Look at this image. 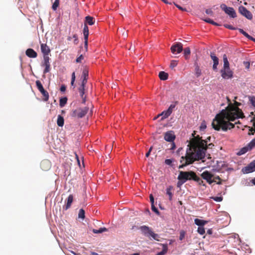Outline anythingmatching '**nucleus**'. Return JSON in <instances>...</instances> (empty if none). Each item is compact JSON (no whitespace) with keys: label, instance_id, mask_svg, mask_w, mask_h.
<instances>
[{"label":"nucleus","instance_id":"nucleus-1","mask_svg":"<svg viewBox=\"0 0 255 255\" xmlns=\"http://www.w3.org/2000/svg\"><path fill=\"white\" fill-rule=\"evenodd\" d=\"M228 106L217 114L213 120L212 126L216 130H222L226 131L234 128V124L230 121H234L236 119L244 117L242 110L238 108L240 103L235 101V105L231 103L230 100L227 97Z\"/></svg>","mask_w":255,"mask_h":255},{"label":"nucleus","instance_id":"nucleus-2","mask_svg":"<svg viewBox=\"0 0 255 255\" xmlns=\"http://www.w3.org/2000/svg\"><path fill=\"white\" fill-rule=\"evenodd\" d=\"M199 142L195 139H194L191 142V147H189L186 151V155L182 156L181 158L180 162L182 164L179 166V168H183L185 166L193 163L195 161L203 159V148L199 149L197 147Z\"/></svg>","mask_w":255,"mask_h":255},{"label":"nucleus","instance_id":"nucleus-3","mask_svg":"<svg viewBox=\"0 0 255 255\" xmlns=\"http://www.w3.org/2000/svg\"><path fill=\"white\" fill-rule=\"evenodd\" d=\"M194 139H196L199 142V144H198L197 146V147L196 149L197 150V148L198 149L199 148V149H202L201 148H203L202 150L204 155V156H203V159L205 157V152L206 151L207 149L208 148H212L214 146V145L212 143H209L208 144L207 140H204V139H202V137H200L199 135H197V136L196 137L192 138V139H190L189 143L188 145V146L190 147V148L191 147V142Z\"/></svg>","mask_w":255,"mask_h":255},{"label":"nucleus","instance_id":"nucleus-4","mask_svg":"<svg viewBox=\"0 0 255 255\" xmlns=\"http://www.w3.org/2000/svg\"><path fill=\"white\" fill-rule=\"evenodd\" d=\"M196 173L192 171H182L179 172V174L177 177L178 180H180L181 183V184L184 183L187 180H193L196 177Z\"/></svg>","mask_w":255,"mask_h":255},{"label":"nucleus","instance_id":"nucleus-5","mask_svg":"<svg viewBox=\"0 0 255 255\" xmlns=\"http://www.w3.org/2000/svg\"><path fill=\"white\" fill-rule=\"evenodd\" d=\"M140 230L142 233L145 236L148 238L151 237L153 239L159 241L158 238L159 236L158 234L154 233L151 228L148 226L143 225L139 227Z\"/></svg>","mask_w":255,"mask_h":255},{"label":"nucleus","instance_id":"nucleus-6","mask_svg":"<svg viewBox=\"0 0 255 255\" xmlns=\"http://www.w3.org/2000/svg\"><path fill=\"white\" fill-rule=\"evenodd\" d=\"M201 176L204 179L206 180L209 184H211L214 182H216V179H219L220 180L219 182H217V184L220 185L222 184V180L219 176L214 177L212 180V179L213 177V175L208 171H204L201 174Z\"/></svg>","mask_w":255,"mask_h":255},{"label":"nucleus","instance_id":"nucleus-7","mask_svg":"<svg viewBox=\"0 0 255 255\" xmlns=\"http://www.w3.org/2000/svg\"><path fill=\"white\" fill-rule=\"evenodd\" d=\"M89 111L88 107L78 108L73 110L71 113V116L75 118H82L84 117Z\"/></svg>","mask_w":255,"mask_h":255},{"label":"nucleus","instance_id":"nucleus-8","mask_svg":"<svg viewBox=\"0 0 255 255\" xmlns=\"http://www.w3.org/2000/svg\"><path fill=\"white\" fill-rule=\"evenodd\" d=\"M220 7L225 12L228 14L232 18H235L237 17V14L234 9L232 7H227L225 4H222Z\"/></svg>","mask_w":255,"mask_h":255},{"label":"nucleus","instance_id":"nucleus-9","mask_svg":"<svg viewBox=\"0 0 255 255\" xmlns=\"http://www.w3.org/2000/svg\"><path fill=\"white\" fill-rule=\"evenodd\" d=\"M239 12L249 20L253 19V14L245 7L241 5L239 7Z\"/></svg>","mask_w":255,"mask_h":255},{"label":"nucleus","instance_id":"nucleus-10","mask_svg":"<svg viewBox=\"0 0 255 255\" xmlns=\"http://www.w3.org/2000/svg\"><path fill=\"white\" fill-rule=\"evenodd\" d=\"M49 55H43V62L42 64V66L45 67L43 73L46 74L50 70V63Z\"/></svg>","mask_w":255,"mask_h":255},{"label":"nucleus","instance_id":"nucleus-11","mask_svg":"<svg viewBox=\"0 0 255 255\" xmlns=\"http://www.w3.org/2000/svg\"><path fill=\"white\" fill-rule=\"evenodd\" d=\"M221 76L224 79H231L233 77V72L230 69H221Z\"/></svg>","mask_w":255,"mask_h":255},{"label":"nucleus","instance_id":"nucleus-12","mask_svg":"<svg viewBox=\"0 0 255 255\" xmlns=\"http://www.w3.org/2000/svg\"><path fill=\"white\" fill-rule=\"evenodd\" d=\"M171 52L173 54L180 53L183 50V45L181 43H176L171 47Z\"/></svg>","mask_w":255,"mask_h":255},{"label":"nucleus","instance_id":"nucleus-13","mask_svg":"<svg viewBox=\"0 0 255 255\" xmlns=\"http://www.w3.org/2000/svg\"><path fill=\"white\" fill-rule=\"evenodd\" d=\"M255 171V160L251 162L248 166L242 169L244 173H249Z\"/></svg>","mask_w":255,"mask_h":255},{"label":"nucleus","instance_id":"nucleus-14","mask_svg":"<svg viewBox=\"0 0 255 255\" xmlns=\"http://www.w3.org/2000/svg\"><path fill=\"white\" fill-rule=\"evenodd\" d=\"M175 138L173 131H168L164 134V139L168 142H173Z\"/></svg>","mask_w":255,"mask_h":255},{"label":"nucleus","instance_id":"nucleus-15","mask_svg":"<svg viewBox=\"0 0 255 255\" xmlns=\"http://www.w3.org/2000/svg\"><path fill=\"white\" fill-rule=\"evenodd\" d=\"M210 57L213 61L214 63L213 65V69L214 71H216L217 69V66L219 64V59L214 53H211Z\"/></svg>","mask_w":255,"mask_h":255},{"label":"nucleus","instance_id":"nucleus-16","mask_svg":"<svg viewBox=\"0 0 255 255\" xmlns=\"http://www.w3.org/2000/svg\"><path fill=\"white\" fill-rule=\"evenodd\" d=\"M50 166V162L48 160H43L40 163V167L43 170H48Z\"/></svg>","mask_w":255,"mask_h":255},{"label":"nucleus","instance_id":"nucleus-17","mask_svg":"<svg viewBox=\"0 0 255 255\" xmlns=\"http://www.w3.org/2000/svg\"><path fill=\"white\" fill-rule=\"evenodd\" d=\"M25 54L29 58H36L37 56V53L31 48H28L26 50Z\"/></svg>","mask_w":255,"mask_h":255},{"label":"nucleus","instance_id":"nucleus-18","mask_svg":"<svg viewBox=\"0 0 255 255\" xmlns=\"http://www.w3.org/2000/svg\"><path fill=\"white\" fill-rule=\"evenodd\" d=\"M41 50L43 55H49L50 52V49L46 44H41Z\"/></svg>","mask_w":255,"mask_h":255},{"label":"nucleus","instance_id":"nucleus-19","mask_svg":"<svg viewBox=\"0 0 255 255\" xmlns=\"http://www.w3.org/2000/svg\"><path fill=\"white\" fill-rule=\"evenodd\" d=\"M88 77V71L86 69L83 70L82 72V78H83L82 84L83 86H85Z\"/></svg>","mask_w":255,"mask_h":255},{"label":"nucleus","instance_id":"nucleus-20","mask_svg":"<svg viewBox=\"0 0 255 255\" xmlns=\"http://www.w3.org/2000/svg\"><path fill=\"white\" fill-rule=\"evenodd\" d=\"M73 196L72 195H70L68 197L67 200V203L66 205L64 206L63 207V209L64 210H68L71 206V204L73 202Z\"/></svg>","mask_w":255,"mask_h":255},{"label":"nucleus","instance_id":"nucleus-21","mask_svg":"<svg viewBox=\"0 0 255 255\" xmlns=\"http://www.w3.org/2000/svg\"><path fill=\"white\" fill-rule=\"evenodd\" d=\"M85 86H83V85H81L80 87L79 88L78 90L80 93V95L82 99V103H85L86 102V96H84V93H85Z\"/></svg>","mask_w":255,"mask_h":255},{"label":"nucleus","instance_id":"nucleus-22","mask_svg":"<svg viewBox=\"0 0 255 255\" xmlns=\"http://www.w3.org/2000/svg\"><path fill=\"white\" fill-rule=\"evenodd\" d=\"M251 150V149L250 148V147H249V146L248 145H247V146L242 148L237 153V154L238 155H242L245 153H246V152H247L248 151Z\"/></svg>","mask_w":255,"mask_h":255},{"label":"nucleus","instance_id":"nucleus-23","mask_svg":"<svg viewBox=\"0 0 255 255\" xmlns=\"http://www.w3.org/2000/svg\"><path fill=\"white\" fill-rule=\"evenodd\" d=\"M95 23V19L94 17L90 16H87L85 17V23H86L87 25L88 24L90 25H93Z\"/></svg>","mask_w":255,"mask_h":255},{"label":"nucleus","instance_id":"nucleus-24","mask_svg":"<svg viewBox=\"0 0 255 255\" xmlns=\"http://www.w3.org/2000/svg\"><path fill=\"white\" fill-rule=\"evenodd\" d=\"M158 76L160 80L165 81L168 79V74L164 71H161L159 73Z\"/></svg>","mask_w":255,"mask_h":255},{"label":"nucleus","instance_id":"nucleus-25","mask_svg":"<svg viewBox=\"0 0 255 255\" xmlns=\"http://www.w3.org/2000/svg\"><path fill=\"white\" fill-rule=\"evenodd\" d=\"M207 221H204V220H200V219H195L194 220V223L196 225L200 226V227H202L203 226H204V225H205L207 223Z\"/></svg>","mask_w":255,"mask_h":255},{"label":"nucleus","instance_id":"nucleus-26","mask_svg":"<svg viewBox=\"0 0 255 255\" xmlns=\"http://www.w3.org/2000/svg\"><path fill=\"white\" fill-rule=\"evenodd\" d=\"M171 114L167 110L162 112L160 114L158 115V117L162 116L161 120H163L168 118Z\"/></svg>","mask_w":255,"mask_h":255},{"label":"nucleus","instance_id":"nucleus-27","mask_svg":"<svg viewBox=\"0 0 255 255\" xmlns=\"http://www.w3.org/2000/svg\"><path fill=\"white\" fill-rule=\"evenodd\" d=\"M64 124V120L62 116L58 115L57 120V124L59 127H63Z\"/></svg>","mask_w":255,"mask_h":255},{"label":"nucleus","instance_id":"nucleus-28","mask_svg":"<svg viewBox=\"0 0 255 255\" xmlns=\"http://www.w3.org/2000/svg\"><path fill=\"white\" fill-rule=\"evenodd\" d=\"M83 34L84 39H88L89 36V28L87 25L84 23V26L83 29Z\"/></svg>","mask_w":255,"mask_h":255},{"label":"nucleus","instance_id":"nucleus-29","mask_svg":"<svg viewBox=\"0 0 255 255\" xmlns=\"http://www.w3.org/2000/svg\"><path fill=\"white\" fill-rule=\"evenodd\" d=\"M41 94L43 95V101H47L49 99V94L44 89L43 90H42L41 92H40Z\"/></svg>","mask_w":255,"mask_h":255},{"label":"nucleus","instance_id":"nucleus-30","mask_svg":"<svg viewBox=\"0 0 255 255\" xmlns=\"http://www.w3.org/2000/svg\"><path fill=\"white\" fill-rule=\"evenodd\" d=\"M190 49L189 47H186L184 49V55L185 56V58L187 60L189 58V55L190 54Z\"/></svg>","mask_w":255,"mask_h":255},{"label":"nucleus","instance_id":"nucleus-31","mask_svg":"<svg viewBox=\"0 0 255 255\" xmlns=\"http://www.w3.org/2000/svg\"><path fill=\"white\" fill-rule=\"evenodd\" d=\"M172 189H173V187L171 186L166 189V194L168 195L169 200L170 201H171L172 199L173 194L171 192V190Z\"/></svg>","mask_w":255,"mask_h":255},{"label":"nucleus","instance_id":"nucleus-32","mask_svg":"<svg viewBox=\"0 0 255 255\" xmlns=\"http://www.w3.org/2000/svg\"><path fill=\"white\" fill-rule=\"evenodd\" d=\"M194 181H196L198 183V184L200 185H203V186L205 185V184L204 183V182L202 180V179L201 178H200L199 177H198L196 174V177H195V178L194 179Z\"/></svg>","mask_w":255,"mask_h":255},{"label":"nucleus","instance_id":"nucleus-33","mask_svg":"<svg viewBox=\"0 0 255 255\" xmlns=\"http://www.w3.org/2000/svg\"><path fill=\"white\" fill-rule=\"evenodd\" d=\"M107 231H108V229L107 228L104 227V228H100L99 230L93 229V232L95 234H99V233H102L104 232H106Z\"/></svg>","mask_w":255,"mask_h":255},{"label":"nucleus","instance_id":"nucleus-34","mask_svg":"<svg viewBox=\"0 0 255 255\" xmlns=\"http://www.w3.org/2000/svg\"><path fill=\"white\" fill-rule=\"evenodd\" d=\"M167 246L166 245H163V249L162 251L158 253H157L156 255H164L167 252Z\"/></svg>","mask_w":255,"mask_h":255},{"label":"nucleus","instance_id":"nucleus-35","mask_svg":"<svg viewBox=\"0 0 255 255\" xmlns=\"http://www.w3.org/2000/svg\"><path fill=\"white\" fill-rule=\"evenodd\" d=\"M67 98L66 97L62 98L59 101V105L61 107H64L67 103Z\"/></svg>","mask_w":255,"mask_h":255},{"label":"nucleus","instance_id":"nucleus-36","mask_svg":"<svg viewBox=\"0 0 255 255\" xmlns=\"http://www.w3.org/2000/svg\"><path fill=\"white\" fill-rule=\"evenodd\" d=\"M35 83H36V87H37V89H38V90L39 91V92H41L42 90H43L44 89L40 81H39V80L36 81Z\"/></svg>","mask_w":255,"mask_h":255},{"label":"nucleus","instance_id":"nucleus-37","mask_svg":"<svg viewBox=\"0 0 255 255\" xmlns=\"http://www.w3.org/2000/svg\"><path fill=\"white\" fill-rule=\"evenodd\" d=\"M59 0H55L52 4V8L54 10H56L59 5Z\"/></svg>","mask_w":255,"mask_h":255},{"label":"nucleus","instance_id":"nucleus-38","mask_svg":"<svg viewBox=\"0 0 255 255\" xmlns=\"http://www.w3.org/2000/svg\"><path fill=\"white\" fill-rule=\"evenodd\" d=\"M78 217L82 219L85 218V211L83 209H80L78 213Z\"/></svg>","mask_w":255,"mask_h":255},{"label":"nucleus","instance_id":"nucleus-39","mask_svg":"<svg viewBox=\"0 0 255 255\" xmlns=\"http://www.w3.org/2000/svg\"><path fill=\"white\" fill-rule=\"evenodd\" d=\"M238 29L240 31V33H241L245 37H246L247 38H248L249 39L251 36L250 35H249L248 33H247L246 31H245L243 29L238 28Z\"/></svg>","mask_w":255,"mask_h":255},{"label":"nucleus","instance_id":"nucleus-40","mask_svg":"<svg viewBox=\"0 0 255 255\" xmlns=\"http://www.w3.org/2000/svg\"><path fill=\"white\" fill-rule=\"evenodd\" d=\"M179 234H180V235H179V240L182 241L185 238L186 232L183 230H181L180 231Z\"/></svg>","mask_w":255,"mask_h":255},{"label":"nucleus","instance_id":"nucleus-41","mask_svg":"<svg viewBox=\"0 0 255 255\" xmlns=\"http://www.w3.org/2000/svg\"><path fill=\"white\" fill-rule=\"evenodd\" d=\"M197 231H198V233L201 235H204L205 233V229L203 227H198Z\"/></svg>","mask_w":255,"mask_h":255},{"label":"nucleus","instance_id":"nucleus-42","mask_svg":"<svg viewBox=\"0 0 255 255\" xmlns=\"http://www.w3.org/2000/svg\"><path fill=\"white\" fill-rule=\"evenodd\" d=\"M177 65V61L176 60H172L171 61L170 64V67L171 69H173Z\"/></svg>","mask_w":255,"mask_h":255},{"label":"nucleus","instance_id":"nucleus-43","mask_svg":"<svg viewBox=\"0 0 255 255\" xmlns=\"http://www.w3.org/2000/svg\"><path fill=\"white\" fill-rule=\"evenodd\" d=\"M248 145L251 149H253L255 146V138H254Z\"/></svg>","mask_w":255,"mask_h":255},{"label":"nucleus","instance_id":"nucleus-44","mask_svg":"<svg viewBox=\"0 0 255 255\" xmlns=\"http://www.w3.org/2000/svg\"><path fill=\"white\" fill-rule=\"evenodd\" d=\"M75 72H73L72 74V77H71V84L72 86H73L74 85V82H75Z\"/></svg>","mask_w":255,"mask_h":255},{"label":"nucleus","instance_id":"nucleus-45","mask_svg":"<svg viewBox=\"0 0 255 255\" xmlns=\"http://www.w3.org/2000/svg\"><path fill=\"white\" fill-rule=\"evenodd\" d=\"M151 210L155 212L156 214L159 215V212L158 209L155 207L154 204L151 205Z\"/></svg>","mask_w":255,"mask_h":255},{"label":"nucleus","instance_id":"nucleus-46","mask_svg":"<svg viewBox=\"0 0 255 255\" xmlns=\"http://www.w3.org/2000/svg\"><path fill=\"white\" fill-rule=\"evenodd\" d=\"M175 107V104H171L167 110L171 114Z\"/></svg>","mask_w":255,"mask_h":255},{"label":"nucleus","instance_id":"nucleus-47","mask_svg":"<svg viewBox=\"0 0 255 255\" xmlns=\"http://www.w3.org/2000/svg\"><path fill=\"white\" fill-rule=\"evenodd\" d=\"M212 199L216 202H221L223 200L222 197H212Z\"/></svg>","mask_w":255,"mask_h":255},{"label":"nucleus","instance_id":"nucleus-48","mask_svg":"<svg viewBox=\"0 0 255 255\" xmlns=\"http://www.w3.org/2000/svg\"><path fill=\"white\" fill-rule=\"evenodd\" d=\"M229 65H230V64H229V62L224 63V67L222 69H225V70H226L227 69H230Z\"/></svg>","mask_w":255,"mask_h":255},{"label":"nucleus","instance_id":"nucleus-49","mask_svg":"<svg viewBox=\"0 0 255 255\" xmlns=\"http://www.w3.org/2000/svg\"><path fill=\"white\" fill-rule=\"evenodd\" d=\"M84 59V57L82 55H81L77 58L76 61L77 63H80L81 61Z\"/></svg>","mask_w":255,"mask_h":255},{"label":"nucleus","instance_id":"nucleus-50","mask_svg":"<svg viewBox=\"0 0 255 255\" xmlns=\"http://www.w3.org/2000/svg\"><path fill=\"white\" fill-rule=\"evenodd\" d=\"M226 28H228L229 29H232V30H235L237 28H235L233 26H232V25H229V24H224V25Z\"/></svg>","mask_w":255,"mask_h":255},{"label":"nucleus","instance_id":"nucleus-51","mask_svg":"<svg viewBox=\"0 0 255 255\" xmlns=\"http://www.w3.org/2000/svg\"><path fill=\"white\" fill-rule=\"evenodd\" d=\"M174 4L180 10H182V11H187L186 9L185 8H183L182 7H181V6H180L179 5L176 4V3H174Z\"/></svg>","mask_w":255,"mask_h":255},{"label":"nucleus","instance_id":"nucleus-52","mask_svg":"<svg viewBox=\"0 0 255 255\" xmlns=\"http://www.w3.org/2000/svg\"><path fill=\"white\" fill-rule=\"evenodd\" d=\"M250 102L252 105L255 107V97H252L250 98Z\"/></svg>","mask_w":255,"mask_h":255},{"label":"nucleus","instance_id":"nucleus-53","mask_svg":"<svg viewBox=\"0 0 255 255\" xmlns=\"http://www.w3.org/2000/svg\"><path fill=\"white\" fill-rule=\"evenodd\" d=\"M73 37L74 38V43L75 44H77L78 43V39L76 34H74L73 36Z\"/></svg>","mask_w":255,"mask_h":255},{"label":"nucleus","instance_id":"nucleus-54","mask_svg":"<svg viewBox=\"0 0 255 255\" xmlns=\"http://www.w3.org/2000/svg\"><path fill=\"white\" fill-rule=\"evenodd\" d=\"M205 12L207 14H210L211 15H213V11L211 9H207Z\"/></svg>","mask_w":255,"mask_h":255},{"label":"nucleus","instance_id":"nucleus-55","mask_svg":"<svg viewBox=\"0 0 255 255\" xmlns=\"http://www.w3.org/2000/svg\"><path fill=\"white\" fill-rule=\"evenodd\" d=\"M172 162V160L167 159L165 160V163L167 165H171Z\"/></svg>","mask_w":255,"mask_h":255},{"label":"nucleus","instance_id":"nucleus-56","mask_svg":"<svg viewBox=\"0 0 255 255\" xmlns=\"http://www.w3.org/2000/svg\"><path fill=\"white\" fill-rule=\"evenodd\" d=\"M66 87L65 85H62L61 87H60V90L62 92H64L66 91Z\"/></svg>","mask_w":255,"mask_h":255},{"label":"nucleus","instance_id":"nucleus-57","mask_svg":"<svg viewBox=\"0 0 255 255\" xmlns=\"http://www.w3.org/2000/svg\"><path fill=\"white\" fill-rule=\"evenodd\" d=\"M206 128V125L205 123H202L200 126V129L201 130L205 129Z\"/></svg>","mask_w":255,"mask_h":255},{"label":"nucleus","instance_id":"nucleus-58","mask_svg":"<svg viewBox=\"0 0 255 255\" xmlns=\"http://www.w3.org/2000/svg\"><path fill=\"white\" fill-rule=\"evenodd\" d=\"M150 201L151 202V204H154V197L152 194H150L149 196Z\"/></svg>","mask_w":255,"mask_h":255},{"label":"nucleus","instance_id":"nucleus-59","mask_svg":"<svg viewBox=\"0 0 255 255\" xmlns=\"http://www.w3.org/2000/svg\"><path fill=\"white\" fill-rule=\"evenodd\" d=\"M84 46L86 50L88 49V39H84Z\"/></svg>","mask_w":255,"mask_h":255},{"label":"nucleus","instance_id":"nucleus-60","mask_svg":"<svg viewBox=\"0 0 255 255\" xmlns=\"http://www.w3.org/2000/svg\"><path fill=\"white\" fill-rule=\"evenodd\" d=\"M204 20L205 21H206V22L210 23V24H211L212 22H213V20L209 18L204 19Z\"/></svg>","mask_w":255,"mask_h":255},{"label":"nucleus","instance_id":"nucleus-61","mask_svg":"<svg viewBox=\"0 0 255 255\" xmlns=\"http://www.w3.org/2000/svg\"><path fill=\"white\" fill-rule=\"evenodd\" d=\"M152 146H151L150 147V148L149 149V150L148 151V152L145 154V156L146 157H148L149 156V155L150 154V152H151V151L152 150Z\"/></svg>","mask_w":255,"mask_h":255},{"label":"nucleus","instance_id":"nucleus-62","mask_svg":"<svg viewBox=\"0 0 255 255\" xmlns=\"http://www.w3.org/2000/svg\"><path fill=\"white\" fill-rule=\"evenodd\" d=\"M244 63L246 68L249 69L250 68V63L249 62H244Z\"/></svg>","mask_w":255,"mask_h":255},{"label":"nucleus","instance_id":"nucleus-63","mask_svg":"<svg viewBox=\"0 0 255 255\" xmlns=\"http://www.w3.org/2000/svg\"><path fill=\"white\" fill-rule=\"evenodd\" d=\"M223 61L224 63L228 62V58L226 54L223 55Z\"/></svg>","mask_w":255,"mask_h":255},{"label":"nucleus","instance_id":"nucleus-64","mask_svg":"<svg viewBox=\"0 0 255 255\" xmlns=\"http://www.w3.org/2000/svg\"><path fill=\"white\" fill-rule=\"evenodd\" d=\"M197 76L199 77L201 75V71L198 69L197 72H196Z\"/></svg>","mask_w":255,"mask_h":255}]
</instances>
